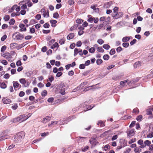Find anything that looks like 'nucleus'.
Instances as JSON below:
<instances>
[{
  "instance_id": "obj_1",
  "label": "nucleus",
  "mask_w": 153,
  "mask_h": 153,
  "mask_svg": "<svg viewBox=\"0 0 153 153\" xmlns=\"http://www.w3.org/2000/svg\"><path fill=\"white\" fill-rule=\"evenodd\" d=\"M25 134L23 132L18 133L15 137L14 140L15 141H19L21 139L24 138Z\"/></svg>"
},
{
  "instance_id": "obj_2",
  "label": "nucleus",
  "mask_w": 153,
  "mask_h": 153,
  "mask_svg": "<svg viewBox=\"0 0 153 153\" xmlns=\"http://www.w3.org/2000/svg\"><path fill=\"white\" fill-rule=\"evenodd\" d=\"M26 119L25 118V115H21L17 118H15L13 120L14 122H18L20 123H22Z\"/></svg>"
},
{
  "instance_id": "obj_3",
  "label": "nucleus",
  "mask_w": 153,
  "mask_h": 153,
  "mask_svg": "<svg viewBox=\"0 0 153 153\" xmlns=\"http://www.w3.org/2000/svg\"><path fill=\"white\" fill-rule=\"evenodd\" d=\"M15 36L14 39L16 40H22L24 38V36L22 34L19 33H16L13 35L12 37L13 38Z\"/></svg>"
},
{
  "instance_id": "obj_4",
  "label": "nucleus",
  "mask_w": 153,
  "mask_h": 153,
  "mask_svg": "<svg viewBox=\"0 0 153 153\" xmlns=\"http://www.w3.org/2000/svg\"><path fill=\"white\" fill-rule=\"evenodd\" d=\"M79 53V54L80 56H82L83 55V53L82 52V51L81 49H77L76 48L74 50V55L75 56L77 54Z\"/></svg>"
},
{
  "instance_id": "obj_5",
  "label": "nucleus",
  "mask_w": 153,
  "mask_h": 153,
  "mask_svg": "<svg viewBox=\"0 0 153 153\" xmlns=\"http://www.w3.org/2000/svg\"><path fill=\"white\" fill-rule=\"evenodd\" d=\"M118 8L115 7L113 9V13H112V16L113 17L114 19H117V16L119 15V13H117Z\"/></svg>"
},
{
  "instance_id": "obj_6",
  "label": "nucleus",
  "mask_w": 153,
  "mask_h": 153,
  "mask_svg": "<svg viewBox=\"0 0 153 153\" xmlns=\"http://www.w3.org/2000/svg\"><path fill=\"white\" fill-rule=\"evenodd\" d=\"M41 12L42 13H43V15L44 17H48L49 16V11L48 10L47 12H46L45 9H42L41 10Z\"/></svg>"
},
{
  "instance_id": "obj_7",
  "label": "nucleus",
  "mask_w": 153,
  "mask_h": 153,
  "mask_svg": "<svg viewBox=\"0 0 153 153\" xmlns=\"http://www.w3.org/2000/svg\"><path fill=\"white\" fill-rule=\"evenodd\" d=\"M19 82L20 83L23 85L24 87H26L29 85V84L27 83V85H26L25 83H26V81L25 79L22 78L20 79L19 80Z\"/></svg>"
},
{
  "instance_id": "obj_8",
  "label": "nucleus",
  "mask_w": 153,
  "mask_h": 153,
  "mask_svg": "<svg viewBox=\"0 0 153 153\" xmlns=\"http://www.w3.org/2000/svg\"><path fill=\"white\" fill-rule=\"evenodd\" d=\"M13 86L14 88H18L19 87L20 88L21 87V85L19 84L17 81H13Z\"/></svg>"
},
{
  "instance_id": "obj_9",
  "label": "nucleus",
  "mask_w": 153,
  "mask_h": 153,
  "mask_svg": "<svg viewBox=\"0 0 153 153\" xmlns=\"http://www.w3.org/2000/svg\"><path fill=\"white\" fill-rule=\"evenodd\" d=\"M134 130L133 129L129 130L128 131V135L130 137L134 135Z\"/></svg>"
},
{
  "instance_id": "obj_10",
  "label": "nucleus",
  "mask_w": 153,
  "mask_h": 153,
  "mask_svg": "<svg viewBox=\"0 0 153 153\" xmlns=\"http://www.w3.org/2000/svg\"><path fill=\"white\" fill-rule=\"evenodd\" d=\"M2 101L4 104H10L11 102L10 100L7 98H4Z\"/></svg>"
},
{
  "instance_id": "obj_11",
  "label": "nucleus",
  "mask_w": 153,
  "mask_h": 153,
  "mask_svg": "<svg viewBox=\"0 0 153 153\" xmlns=\"http://www.w3.org/2000/svg\"><path fill=\"white\" fill-rule=\"evenodd\" d=\"M74 36V33H71L69 34L67 36V39L70 40L73 39Z\"/></svg>"
},
{
  "instance_id": "obj_12",
  "label": "nucleus",
  "mask_w": 153,
  "mask_h": 153,
  "mask_svg": "<svg viewBox=\"0 0 153 153\" xmlns=\"http://www.w3.org/2000/svg\"><path fill=\"white\" fill-rule=\"evenodd\" d=\"M51 119V117L49 116H47L44 118L43 120V122L44 123H45L48 121H49Z\"/></svg>"
},
{
  "instance_id": "obj_13",
  "label": "nucleus",
  "mask_w": 153,
  "mask_h": 153,
  "mask_svg": "<svg viewBox=\"0 0 153 153\" xmlns=\"http://www.w3.org/2000/svg\"><path fill=\"white\" fill-rule=\"evenodd\" d=\"M17 45V44L15 43H12L10 44V47L11 49H13L16 48Z\"/></svg>"
},
{
  "instance_id": "obj_14",
  "label": "nucleus",
  "mask_w": 153,
  "mask_h": 153,
  "mask_svg": "<svg viewBox=\"0 0 153 153\" xmlns=\"http://www.w3.org/2000/svg\"><path fill=\"white\" fill-rule=\"evenodd\" d=\"M59 47L58 43L56 42L53 45L51 46V48L53 49L55 48H58Z\"/></svg>"
},
{
  "instance_id": "obj_15",
  "label": "nucleus",
  "mask_w": 153,
  "mask_h": 153,
  "mask_svg": "<svg viewBox=\"0 0 153 153\" xmlns=\"http://www.w3.org/2000/svg\"><path fill=\"white\" fill-rule=\"evenodd\" d=\"M130 38L129 37H125L123 38L122 41L123 42H126L128 41L129 40Z\"/></svg>"
},
{
  "instance_id": "obj_16",
  "label": "nucleus",
  "mask_w": 153,
  "mask_h": 153,
  "mask_svg": "<svg viewBox=\"0 0 153 153\" xmlns=\"http://www.w3.org/2000/svg\"><path fill=\"white\" fill-rule=\"evenodd\" d=\"M103 47L106 50H108L109 49L110 47L109 46V45L106 44H104L103 46Z\"/></svg>"
},
{
  "instance_id": "obj_17",
  "label": "nucleus",
  "mask_w": 153,
  "mask_h": 153,
  "mask_svg": "<svg viewBox=\"0 0 153 153\" xmlns=\"http://www.w3.org/2000/svg\"><path fill=\"white\" fill-rule=\"evenodd\" d=\"M97 42L100 45H102L104 43V41L102 39H100L97 40Z\"/></svg>"
},
{
  "instance_id": "obj_18",
  "label": "nucleus",
  "mask_w": 153,
  "mask_h": 153,
  "mask_svg": "<svg viewBox=\"0 0 153 153\" xmlns=\"http://www.w3.org/2000/svg\"><path fill=\"white\" fill-rule=\"evenodd\" d=\"M97 51L100 52H103L104 51L103 49L101 47H97Z\"/></svg>"
},
{
  "instance_id": "obj_19",
  "label": "nucleus",
  "mask_w": 153,
  "mask_h": 153,
  "mask_svg": "<svg viewBox=\"0 0 153 153\" xmlns=\"http://www.w3.org/2000/svg\"><path fill=\"white\" fill-rule=\"evenodd\" d=\"M10 19V16L9 15H5L4 17V19L5 21H7L9 20Z\"/></svg>"
},
{
  "instance_id": "obj_20",
  "label": "nucleus",
  "mask_w": 153,
  "mask_h": 153,
  "mask_svg": "<svg viewBox=\"0 0 153 153\" xmlns=\"http://www.w3.org/2000/svg\"><path fill=\"white\" fill-rule=\"evenodd\" d=\"M6 58L8 61H11L12 59V56L9 53V54L7 55Z\"/></svg>"
},
{
  "instance_id": "obj_21",
  "label": "nucleus",
  "mask_w": 153,
  "mask_h": 153,
  "mask_svg": "<svg viewBox=\"0 0 153 153\" xmlns=\"http://www.w3.org/2000/svg\"><path fill=\"white\" fill-rule=\"evenodd\" d=\"M109 58V56L107 54L103 56V59L105 60H107Z\"/></svg>"
},
{
  "instance_id": "obj_22",
  "label": "nucleus",
  "mask_w": 153,
  "mask_h": 153,
  "mask_svg": "<svg viewBox=\"0 0 153 153\" xmlns=\"http://www.w3.org/2000/svg\"><path fill=\"white\" fill-rule=\"evenodd\" d=\"M1 88L4 89L7 87V85L4 82H2L1 85Z\"/></svg>"
},
{
  "instance_id": "obj_23",
  "label": "nucleus",
  "mask_w": 153,
  "mask_h": 153,
  "mask_svg": "<svg viewBox=\"0 0 153 153\" xmlns=\"http://www.w3.org/2000/svg\"><path fill=\"white\" fill-rule=\"evenodd\" d=\"M77 27H78V25L77 24L75 25L70 28V30L71 31H72L74 30L75 28L76 29L77 28Z\"/></svg>"
},
{
  "instance_id": "obj_24",
  "label": "nucleus",
  "mask_w": 153,
  "mask_h": 153,
  "mask_svg": "<svg viewBox=\"0 0 153 153\" xmlns=\"http://www.w3.org/2000/svg\"><path fill=\"white\" fill-rule=\"evenodd\" d=\"M143 116L142 115H139L137 118V120L138 121H141L142 119Z\"/></svg>"
},
{
  "instance_id": "obj_25",
  "label": "nucleus",
  "mask_w": 153,
  "mask_h": 153,
  "mask_svg": "<svg viewBox=\"0 0 153 153\" xmlns=\"http://www.w3.org/2000/svg\"><path fill=\"white\" fill-rule=\"evenodd\" d=\"M15 22V21L13 19H11L9 22V23L10 25H13Z\"/></svg>"
},
{
  "instance_id": "obj_26",
  "label": "nucleus",
  "mask_w": 153,
  "mask_h": 153,
  "mask_svg": "<svg viewBox=\"0 0 153 153\" xmlns=\"http://www.w3.org/2000/svg\"><path fill=\"white\" fill-rule=\"evenodd\" d=\"M102 62V59H98L97 60L96 62L98 65H100L101 64Z\"/></svg>"
},
{
  "instance_id": "obj_27",
  "label": "nucleus",
  "mask_w": 153,
  "mask_h": 153,
  "mask_svg": "<svg viewBox=\"0 0 153 153\" xmlns=\"http://www.w3.org/2000/svg\"><path fill=\"white\" fill-rule=\"evenodd\" d=\"M83 22V21L82 19H77L76 20V22L77 23V25L82 23Z\"/></svg>"
},
{
  "instance_id": "obj_28",
  "label": "nucleus",
  "mask_w": 153,
  "mask_h": 153,
  "mask_svg": "<svg viewBox=\"0 0 153 153\" xmlns=\"http://www.w3.org/2000/svg\"><path fill=\"white\" fill-rule=\"evenodd\" d=\"M95 51V49L93 47L91 48L89 50V51L91 53H94Z\"/></svg>"
},
{
  "instance_id": "obj_29",
  "label": "nucleus",
  "mask_w": 153,
  "mask_h": 153,
  "mask_svg": "<svg viewBox=\"0 0 153 153\" xmlns=\"http://www.w3.org/2000/svg\"><path fill=\"white\" fill-rule=\"evenodd\" d=\"M144 143L145 144V145L149 146L151 144V142L149 140H146L144 142Z\"/></svg>"
},
{
  "instance_id": "obj_30",
  "label": "nucleus",
  "mask_w": 153,
  "mask_h": 153,
  "mask_svg": "<svg viewBox=\"0 0 153 153\" xmlns=\"http://www.w3.org/2000/svg\"><path fill=\"white\" fill-rule=\"evenodd\" d=\"M115 53V49L114 48L112 49L110 51L109 53L111 55L114 54Z\"/></svg>"
},
{
  "instance_id": "obj_31",
  "label": "nucleus",
  "mask_w": 153,
  "mask_h": 153,
  "mask_svg": "<svg viewBox=\"0 0 153 153\" xmlns=\"http://www.w3.org/2000/svg\"><path fill=\"white\" fill-rule=\"evenodd\" d=\"M128 80H126L124 81H121L120 82V84L121 85H123V86L125 84V83L127 82Z\"/></svg>"
},
{
  "instance_id": "obj_32",
  "label": "nucleus",
  "mask_w": 153,
  "mask_h": 153,
  "mask_svg": "<svg viewBox=\"0 0 153 153\" xmlns=\"http://www.w3.org/2000/svg\"><path fill=\"white\" fill-rule=\"evenodd\" d=\"M53 16L54 18L57 19L58 18L59 16L58 13H53Z\"/></svg>"
},
{
  "instance_id": "obj_33",
  "label": "nucleus",
  "mask_w": 153,
  "mask_h": 153,
  "mask_svg": "<svg viewBox=\"0 0 153 153\" xmlns=\"http://www.w3.org/2000/svg\"><path fill=\"white\" fill-rule=\"evenodd\" d=\"M65 40L63 39H61L59 41V43L61 45L64 44L65 42Z\"/></svg>"
},
{
  "instance_id": "obj_34",
  "label": "nucleus",
  "mask_w": 153,
  "mask_h": 153,
  "mask_svg": "<svg viewBox=\"0 0 153 153\" xmlns=\"http://www.w3.org/2000/svg\"><path fill=\"white\" fill-rule=\"evenodd\" d=\"M47 91L46 90H44L42 93L41 94L42 96H45L47 95Z\"/></svg>"
},
{
  "instance_id": "obj_35",
  "label": "nucleus",
  "mask_w": 153,
  "mask_h": 153,
  "mask_svg": "<svg viewBox=\"0 0 153 153\" xmlns=\"http://www.w3.org/2000/svg\"><path fill=\"white\" fill-rule=\"evenodd\" d=\"M6 48H7V47L6 46L4 45V46H3L1 48V51L2 52H4V51H5L6 50Z\"/></svg>"
},
{
  "instance_id": "obj_36",
  "label": "nucleus",
  "mask_w": 153,
  "mask_h": 153,
  "mask_svg": "<svg viewBox=\"0 0 153 153\" xmlns=\"http://www.w3.org/2000/svg\"><path fill=\"white\" fill-rule=\"evenodd\" d=\"M153 137V132H151L147 135L148 138H152Z\"/></svg>"
},
{
  "instance_id": "obj_37",
  "label": "nucleus",
  "mask_w": 153,
  "mask_h": 153,
  "mask_svg": "<svg viewBox=\"0 0 153 153\" xmlns=\"http://www.w3.org/2000/svg\"><path fill=\"white\" fill-rule=\"evenodd\" d=\"M118 137V136L117 135H115L114 136H113L112 137L111 140L112 141H114L117 139Z\"/></svg>"
},
{
  "instance_id": "obj_38",
  "label": "nucleus",
  "mask_w": 153,
  "mask_h": 153,
  "mask_svg": "<svg viewBox=\"0 0 153 153\" xmlns=\"http://www.w3.org/2000/svg\"><path fill=\"white\" fill-rule=\"evenodd\" d=\"M7 36L6 35H4L1 38V40L2 41H4L6 39Z\"/></svg>"
},
{
  "instance_id": "obj_39",
  "label": "nucleus",
  "mask_w": 153,
  "mask_h": 153,
  "mask_svg": "<svg viewBox=\"0 0 153 153\" xmlns=\"http://www.w3.org/2000/svg\"><path fill=\"white\" fill-rule=\"evenodd\" d=\"M82 45V42L80 41H79L77 42L76 45L78 47H80Z\"/></svg>"
},
{
  "instance_id": "obj_40",
  "label": "nucleus",
  "mask_w": 153,
  "mask_h": 153,
  "mask_svg": "<svg viewBox=\"0 0 153 153\" xmlns=\"http://www.w3.org/2000/svg\"><path fill=\"white\" fill-rule=\"evenodd\" d=\"M16 65L17 66H19L22 65V63L20 60L16 62Z\"/></svg>"
},
{
  "instance_id": "obj_41",
  "label": "nucleus",
  "mask_w": 153,
  "mask_h": 153,
  "mask_svg": "<svg viewBox=\"0 0 153 153\" xmlns=\"http://www.w3.org/2000/svg\"><path fill=\"white\" fill-rule=\"evenodd\" d=\"M129 45V44L128 43H123V46L125 48H127L128 47Z\"/></svg>"
},
{
  "instance_id": "obj_42",
  "label": "nucleus",
  "mask_w": 153,
  "mask_h": 153,
  "mask_svg": "<svg viewBox=\"0 0 153 153\" xmlns=\"http://www.w3.org/2000/svg\"><path fill=\"white\" fill-rule=\"evenodd\" d=\"M1 62L2 64L4 65H7L8 63L7 61L6 60H2Z\"/></svg>"
},
{
  "instance_id": "obj_43",
  "label": "nucleus",
  "mask_w": 153,
  "mask_h": 153,
  "mask_svg": "<svg viewBox=\"0 0 153 153\" xmlns=\"http://www.w3.org/2000/svg\"><path fill=\"white\" fill-rule=\"evenodd\" d=\"M122 48L120 47H118L116 49V51H117V52L118 53H119L120 51H122Z\"/></svg>"
},
{
  "instance_id": "obj_44",
  "label": "nucleus",
  "mask_w": 153,
  "mask_h": 153,
  "mask_svg": "<svg viewBox=\"0 0 153 153\" xmlns=\"http://www.w3.org/2000/svg\"><path fill=\"white\" fill-rule=\"evenodd\" d=\"M110 148V146L109 145H105L104 147V150L106 151L107 149H108Z\"/></svg>"
},
{
  "instance_id": "obj_45",
  "label": "nucleus",
  "mask_w": 153,
  "mask_h": 153,
  "mask_svg": "<svg viewBox=\"0 0 153 153\" xmlns=\"http://www.w3.org/2000/svg\"><path fill=\"white\" fill-rule=\"evenodd\" d=\"M10 77V75L8 74H6L4 76V78L5 79H8Z\"/></svg>"
},
{
  "instance_id": "obj_46",
  "label": "nucleus",
  "mask_w": 153,
  "mask_h": 153,
  "mask_svg": "<svg viewBox=\"0 0 153 153\" xmlns=\"http://www.w3.org/2000/svg\"><path fill=\"white\" fill-rule=\"evenodd\" d=\"M41 16L40 14H37L35 16V18L37 20H39L41 19Z\"/></svg>"
},
{
  "instance_id": "obj_47",
  "label": "nucleus",
  "mask_w": 153,
  "mask_h": 153,
  "mask_svg": "<svg viewBox=\"0 0 153 153\" xmlns=\"http://www.w3.org/2000/svg\"><path fill=\"white\" fill-rule=\"evenodd\" d=\"M37 86L39 88H42L44 86V85L41 82H39Z\"/></svg>"
},
{
  "instance_id": "obj_48",
  "label": "nucleus",
  "mask_w": 153,
  "mask_h": 153,
  "mask_svg": "<svg viewBox=\"0 0 153 153\" xmlns=\"http://www.w3.org/2000/svg\"><path fill=\"white\" fill-rule=\"evenodd\" d=\"M94 19H95L94 18L90 17L88 19V22H90L92 23V22H93L94 20Z\"/></svg>"
},
{
  "instance_id": "obj_49",
  "label": "nucleus",
  "mask_w": 153,
  "mask_h": 153,
  "mask_svg": "<svg viewBox=\"0 0 153 153\" xmlns=\"http://www.w3.org/2000/svg\"><path fill=\"white\" fill-rule=\"evenodd\" d=\"M88 148V146H86L82 149V151L83 152H85Z\"/></svg>"
},
{
  "instance_id": "obj_50",
  "label": "nucleus",
  "mask_w": 153,
  "mask_h": 153,
  "mask_svg": "<svg viewBox=\"0 0 153 153\" xmlns=\"http://www.w3.org/2000/svg\"><path fill=\"white\" fill-rule=\"evenodd\" d=\"M62 72H59L56 74V76L57 77H59L62 76Z\"/></svg>"
},
{
  "instance_id": "obj_51",
  "label": "nucleus",
  "mask_w": 153,
  "mask_h": 153,
  "mask_svg": "<svg viewBox=\"0 0 153 153\" xmlns=\"http://www.w3.org/2000/svg\"><path fill=\"white\" fill-rule=\"evenodd\" d=\"M136 141V139L134 138V139H132L130 141H129L128 142V143L130 144H131L135 142Z\"/></svg>"
},
{
  "instance_id": "obj_52",
  "label": "nucleus",
  "mask_w": 153,
  "mask_h": 153,
  "mask_svg": "<svg viewBox=\"0 0 153 153\" xmlns=\"http://www.w3.org/2000/svg\"><path fill=\"white\" fill-rule=\"evenodd\" d=\"M25 92L23 91H21L19 93V95L21 97H23L25 95Z\"/></svg>"
},
{
  "instance_id": "obj_53",
  "label": "nucleus",
  "mask_w": 153,
  "mask_h": 153,
  "mask_svg": "<svg viewBox=\"0 0 153 153\" xmlns=\"http://www.w3.org/2000/svg\"><path fill=\"white\" fill-rule=\"evenodd\" d=\"M47 50V47L46 46H44L43 47L42 49V51L44 52H45Z\"/></svg>"
},
{
  "instance_id": "obj_54",
  "label": "nucleus",
  "mask_w": 153,
  "mask_h": 153,
  "mask_svg": "<svg viewBox=\"0 0 153 153\" xmlns=\"http://www.w3.org/2000/svg\"><path fill=\"white\" fill-rule=\"evenodd\" d=\"M35 29L34 28L32 27L30 29V32L31 33H33L35 32Z\"/></svg>"
},
{
  "instance_id": "obj_55",
  "label": "nucleus",
  "mask_w": 153,
  "mask_h": 153,
  "mask_svg": "<svg viewBox=\"0 0 153 153\" xmlns=\"http://www.w3.org/2000/svg\"><path fill=\"white\" fill-rule=\"evenodd\" d=\"M27 8V5L26 4H24L21 6V8L23 10L26 9Z\"/></svg>"
},
{
  "instance_id": "obj_56",
  "label": "nucleus",
  "mask_w": 153,
  "mask_h": 153,
  "mask_svg": "<svg viewBox=\"0 0 153 153\" xmlns=\"http://www.w3.org/2000/svg\"><path fill=\"white\" fill-rule=\"evenodd\" d=\"M61 4H56V9H59L61 7Z\"/></svg>"
},
{
  "instance_id": "obj_57",
  "label": "nucleus",
  "mask_w": 153,
  "mask_h": 153,
  "mask_svg": "<svg viewBox=\"0 0 153 153\" xmlns=\"http://www.w3.org/2000/svg\"><path fill=\"white\" fill-rule=\"evenodd\" d=\"M55 41V39H52L49 41L48 44L49 45H51L52 43H53Z\"/></svg>"
},
{
  "instance_id": "obj_58",
  "label": "nucleus",
  "mask_w": 153,
  "mask_h": 153,
  "mask_svg": "<svg viewBox=\"0 0 153 153\" xmlns=\"http://www.w3.org/2000/svg\"><path fill=\"white\" fill-rule=\"evenodd\" d=\"M137 40L136 39H134L132 41H131L130 42V44L131 45H132L134 43H135L136 42Z\"/></svg>"
},
{
  "instance_id": "obj_59",
  "label": "nucleus",
  "mask_w": 153,
  "mask_h": 153,
  "mask_svg": "<svg viewBox=\"0 0 153 153\" xmlns=\"http://www.w3.org/2000/svg\"><path fill=\"white\" fill-rule=\"evenodd\" d=\"M79 68L81 69H83L85 68V65L83 64H82L80 65Z\"/></svg>"
},
{
  "instance_id": "obj_60",
  "label": "nucleus",
  "mask_w": 153,
  "mask_h": 153,
  "mask_svg": "<svg viewBox=\"0 0 153 153\" xmlns=\"http://www.w3.org/2000/svg\"><path fill=\"white\" fill-rule=\"evenodd\" d=\"M60 93L62 95H64L65 94V90L64 89L61 90L60 91Z\"/></svg>"
},
{
  "instance_id": "obj_61",
  "label": "nucleus",
  "mask_w": 153,
  "mask_h": 153,
  "mask_svg": "<svg viewBox=\"0 0 153 153\" xmlns=\"http://www.w3.org/2000/svg\"><path fill=\"white\" fill-rule=\"evenodd\" d=\"M135 122L134 121H132L131 123V124L129 126L131 128H132L135 125Z\"/></svg>"
},
{
  "instance_id": "obj_62",
  "label": "nucleus",
  "mask_w": 153,
  "mask_h": 153,
  "mask_svg": "<svg viewBox=\"0 0 153 153\" xmlns=\"http://www.w3.org/2000/svg\"><path fill=\"white\" fill-rule=\"evenodd\" d=\"M8 27V25L7 24H4L2 26V28L3 29H4Z\"/></svg>"
},
{
  "instance_id": "obj_63",
  "label": "nucleus",
  "mask_w": 153,
  "mask_h": 153,
  "mask_svg": "<svg viewBox=\"0 0 153 153\" xmlns=\"http://www.w3.org/2000/svg\"><path fill=\"white\" fill-rule=\"evenodd\" d=\"M74 74V72L73 71H70L68 72V74L69 75L71 76L73 75Z\"/></svg>"
},
{
  "instance_id": "obj_64",
  "label": "nucleus",
  "mask_w": 153,
  "mask_h": 153,
  "mask_svg": "<svg viewBox=\"0 0 153 153\" xmlns=\"http://www.w3.org/2000/svg\"><path fill=\"white\" fill-rule=\"evenodd\" d=\"M26 13V11L25 10H22L20 11V14L22 15H24Z\"/></svg>"
}]
</instances>
